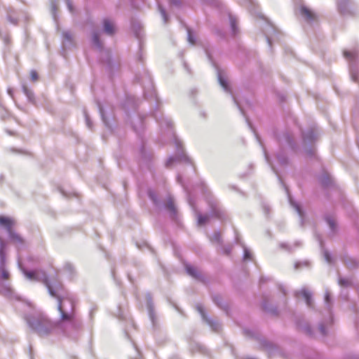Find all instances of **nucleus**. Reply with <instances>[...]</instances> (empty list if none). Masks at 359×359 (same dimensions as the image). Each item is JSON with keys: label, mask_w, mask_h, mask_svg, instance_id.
I'll return each mask as SVG.
<instances>
[{"label": "nucleus", "mask_w": 359, "mask_h": 359, "mask_svg": "<svg viewBox=\"0 0 359 359\" xmlns=\"http://www.w3.org/2000/svg\"><path fill=\"white\" fill-rule=\"evenodd\" d=\"M22 89L24 94L26 95L27 100L32 104H36V100L34 92L29 89L25 83L22 85Z\"/></svg>", "instance_id": "39"}, {"label": "nucleus", "mask_w": 359, "mask_h": 359, "mask_svg": "<svg viewBox=\"0 0 359 359\" xmlns=\"http://www.w3.org/2000/svg\"><path fill=\"white\" fill-rule=\"evenodd\" d=\"M299 295H302V297L304 299L305 302L309 308H313V302L311 292L308 291L305 287H303L299 291H295L294 296L298 297Z\"/></svg>", "instance_id": "27"}, {"label": "nucleus", "mask_w": 359, "mask_h": 359, "mask_svg": "<svg viewBox=\"0 0 359 359\" xmlns=\"http://www.w3.org/2000/svg\"><path fill=\"white\" fill-rule=\"evenodd\" d=\"M309 261H304V262H297L295 264H294V269H300L302 266H309Z\"/></svg>", "instance_id": "49"}, {"label": "nucleus", "mask_w": 359, "mask_h": 359, "mask_svg": "<svg viewBox=\"0 0 359 359\" xmlns=\"http://www.w3.org/2000/svg\"><path fill=\"white\" fill-rule=\"evenodd\" d=\"M183 66H184V69L187 71V72L189 74H192V72H191V68L189 67V65L187 64V62H186L185 61L183 62Z\"/></svg>", "instance_id": "61"}, {"label": "nucleus", "mask_w": 359, "mask_h": 359, "mask_svg": "<svg viewBox=\"0 0 359 359\" xmlns=\"http://www.w3.org/2000/svg\"><path fill=\"white\" fill-rule=\"evenodd\" d=\"M62 45L64 48H70L73 46V37L69 31L62 32Z\"/></svg>", "instance_id": "35"}, {"label": "nucleus", "mask_w": 359, "mask_h": 359, "mask_svg": "<svg viewBox=\"0 0 359 359\" xmlns=\"http://www.w3.org/2000/svg\"><path fill=\"white\" fill-rule=\"evenodd\" d=\"M43 284L49 294L57 300L60 318L52 321L43 313L26 315L27 324L39 337H47L54 329H58L67 337L76 340L82 330V321L76 315V299L58 280L50 279L48 276Z\"/></svg>", "instance_id": "1"}, {"label": "nucleus", "mask_w": 359, "mask_h": 359, "mask_svg": "<svg viewBox=\"0 0 359 359\" xmlns=\"http://www.w3.org/2000/svg\"><path fill=\"white\" fill-rule=\"evenodd\" d=\"M65 3H66V5H67V9L68 11L72 13V14H74V12H75V9H74V7L72 4V2L71 1V0H65Z\"/></svg>", "instance_id": "52"}, {"label": "nucleus", "mask_w": 359, "mask_h": 359, "mask_svg": "<svg viewBox=\"0 0 359 359\" xmlns=\"http://www.w3.org/2000/svg\"><path fill=\"white\" fill-rule=\"evenodd\" d=\"M262 308L264 311L270 313L273 316H278V310L277 306L271 304L266 297H264L262 300Z\"/></svg>", "instance_id": "28"}, {"label": "nucleus", "mask_w": 359, "mask_h": 359, "mask_svg": "<svg viewBox=\"0 0 359 359\" xmlns=\"http://www.w3.org/2000/svg\"><path fill=\"white\" fill-rule=\"evenodd\" d=\"M302 147L306 157L315 158L316 157V149L315 144L318 140V135L312 128L302 131Z\"/></svg>", "instance_id": "9"}, {"label": "nucleus", "mask_w": 359, "mask_h": 359, "mask_svg": "<svg viewBox=\"0 0 359 359\" xmlns=\"http://www.w3.org/2000/svg\"><path fill=\"white\" fill-rule=\"evenodd\" d=\"M263 210L266 217H268L269 212H270V207L268 205L264 204L263 205Z\"/></svg>", "instance_id": "60"}, {"label": "nucleus", "mask_w": 359, "mask_h": 359, "mask_svg": "<svg viewBox=\"0 0 359 359\" xmlns=\"http://www.w3.org/2000/svg\"><path fill=\"white\" fill-rule=\"evenodd\" d=\"M338 13L344 17L359 15V5L354 0H335Z\"/></svg>", "instance_id": "12"}, {"label": "nucleus", "mask_w": 359, "mask_h": 359, "mask_svg": "<svg viewBox=\"0 0 359 359\" xmlns=\"http://www.w3.org/2000/svg\"><path fill=\"white\" fill-rule=\"evenodd\" d=\"M196 309L200 313L203 320L211 328L212 331L218 332L221 330V323L218 320L212 318L211 317L208 316L205 313V309L202 304H196Z\"/></svg>", "instance_id": "16"}, {"label": "nucleus", "mask_w": 359, "mask_h": 359, "mask_svg": "<svg viewBox=\"0 0 359 359\" xmlns=\"http://www.w3.org/2000/svg\"><path fill=\"white\" fill-rule=\"evenodd\" d=\"M210 241L212 242H215L218 243L219 245L222 244V238L221 233L219 231H215L212 235V236L210 238Z\"/></svg>", "instance_id": "47"}, {"label": "nucleus", "mask_w": 359, "mask_h": 359, "mask_svg": "<svg viewBox=\"0 0 359 359\" xmlns=\"http://www.w3.org/2000/svg\"><path fill=\"white\" fill-rule=\"evenodd\" d=\"M146 300L148 315L153 327H155L156 325L157 317L156 316L154 303L153 302V297L151 292H147L146 293Z\"/></svg>", "instance_id": "19"}, {"label": "nucleus", "mask_w": 359, "mask_h": 359, "mask_svg": "<svg viewBox=\"0 0 359 359\" xmlns=\"http://www.w3.org/2000/svg\"><path fill=\"white\" fill-rule=\"evenodd\" d=\"M338 284L341 287H348L352 285V282L351 280L341 277V276L339 275Z\"/></svg>", "instance_id": "44"}, {"label": "nucleus", "mask_w": 359, "mask_h": 359, "mask_svg": "<svg viewBox=\"0 0 359 359\" xmlns=\"http://www.w3.org/2000/svg\"><path fill=\"white\" fill-rule=\"evenodd\" d=\"M278 289L283 293V294L284 296H285L287 294V291H286L285 288L282 285H278Z\"/></svg>", "instance_id": "62"}, {"label": "nucleus", "mask_w": 359, "mask_h": 359, "mask_svg": "<svg viewBox=\"0 0 359 359\" xmlns=\"http://www.w3.org/2000/svg\"><path fill=\"white\" fill-rule=\"evenodd\" d=\"M30 76H31V79L33 81H36L38 80L39 79V75H38V73L36 72V71L35 70H32L31 72H30Z\"/></svg>", "instance_id": "59"}, {"label": "nucleus", "mask_w": 359, "mask_h": 359, "mask_svg": "<svg viewBox=\"0 0 359 359\" xmlns=\"http://www.w3.org/2000/svg\"><path fill=\"white\" fill-rule=\"evenodd\" d=\"M299 12L302 20L304 23L306 32H309L307 30L308 28L316 29L318 27L319 18L314 11L304 4H301Z\"/></svg>", "instance_id": "11"}, {"label": "nucleus", "mask_w": 359, "mask_h": 359, "mask_svg": "<svg viewBox=\"0 0 359 359\" xmlns=\"http://www.w3.org/2000/svg\"><path fill=\"white\" fill-rule=\"evenodd\" d=\"M168 3L172 6H175L177 8H180L182 6V1L181 0H168Z\"/></svg>", "instance_id": "53"}, {"label": "nucleus", "mask_w": 359, "mask_h": 359, "mask_svg": "<svg viewBox=\"0 0 359 359\" xmlns=\"http://www.w3.org/2000/svg\"><path fill=\"white\" fill-rule=\"evenodd\" d=\"M302 246V243L299 241H295L292 245H290L287 243H280V248L289 252H292L296 248Z\"/></svg>", "instance_id": "40"}, {"label": "nucleus", "mask_w": 359, "mask_h": 359, "mask_svg": "<svg viewBox=\"0 0 359 359\" xmlns=\"http://www.w3.org/2000/svg\"><path fill=\"white\" fill-rule=\"evenodd\" d=\"M343 56L348 63L349 74L351 80L359 84V45L355 44L343 50Z\"/></svg>", "instance_id": "8"}, {"label": "nucleus", "mask_w": 359, "mask_h": 359, "mask_svg": "<svg viewBox=\"0 0 359 359\" xmlns=\"http://www.w3.org/2000/svg\"><path fill=\"white\" fill-rule=\"evenodd\" d=\"M205 54L206 56L210 61V62L212 64V65L215 67L217 72V81L220 86L223 88L224 92L229 94L234 102V104L237 106L238 109L241 111V114L245 118L246 122L250 127V128L252 130L253 133L255 134V136L256 137L257 141L259 142V145L262 147L264 158L266 162L268 163V165L271 167V170L277 176L278 180L279 182L281 184V185L284 187L288 197V201L290 203V205L294 209V210L298 214L299 218H300V223H304V219H305V212L300 204H299L297 202H296L292 197L289 189L287 187V186L284 184L282 178L279 175L278 170L275 168L273 165L272 161L271 159L270 156L269 155L266 149L265 148L264 143L259 135V134L256 132L255 128L252 126V124L250 123L249 118L247 117L243 109L241 107L239 102L238 101L236 95L233 94L232 89L231 88L230 83L225 75V73L223 70H222L219 66L217 65V63L214 61L212 56L211 55L210 53L208 50L205 49Z\"/></svg>", "instance_id": "3"}, {"label": "nucleus", "mask_w": 359, "mask_h": 359, "mask_svg": "<svg viewBox=\"0 0 359 359\" xmlns=\"http://www.w3.org/2000/svg\"><path fill=\"white\" fill-rule=\"evenodd\" d=\"M324 302L325 309L328 314V318L318 323V330L322 337H326L327 335V327L332 325L334 323V316L332 312L333 301L331 294L327 290L325 293Z\"/></svg>", "instance_id": "10"}, {"label": "nucleus", "mask_w": 359, "mask_h": 359, "mask_svg": "<svg viewBox=\"0 0 359 359\" xmlns=\"http://www.w3.org/2000/svg\"><path fill=\"white\" fill-rule=\"evenodd\" d=\"M273 134L280 146L279 150L276 155V159L280 165L287 166L290 164V158L281 146L286 144L293 152H297L299 149L298 144L292 134L288 131H283L279 133L276 130H274Z\"/></svg>", "instance_id": "4"}, {"label": "nucleus", "mask_w": 359, "mask_h": 359, "mask_svg": "<svg viewBox=\"0 0 359 359\" xmlns=\"http://www.w3.org/2000/svg\"><path fill=\"white\" fill-rule=\"evenodd\" d=\"M324 219L326 222V223L327 224V225L329 226L330 230L332 232H336L337 229V224L336 222L334 221V219L331 216H330L328 215H325Z\"/></svg>", "instance_id": "41"}, {"label": "nucleus", "mask_w": 359, "mask_h": 359, "mask_svg": "<svg viewBox=\"0 0 359 359\" xmlns=\"http://www.w3.org/2000/svg\"><path fill=\"white\" fill-rule=\"evenodd\" d=\"M6 252H0V273L4 278H10V273L6 266Z\"/></svg>", "instance_id": "31"}, {"label": "nucleus", "mask_w": 359, "mask_h": 359, "mask_svg": "<svg viewBox=\"0 0 359 359\" xmlns=\"http://www.w3.org/2000/svg\"><path fill=\"white\" fill-rule=\"evenodd\" d=\"M15 221L10 217L0 215V226L4 228L8 232L14 226Z\"/></svg>", "instance_id": "32"}, {"label": "nucleus", "mask_w": 359, "mask_h": 359, "mask_svg": "<svg viewBox=\"0 0 359 359\" xmlns=\"http://www.w3.org/2000/svg\"><path fill=\"white\" fill-rule=\"evenodd\" d=\"M187 201H188L189 205L193 209H194L195 208V202H194V199L192 198L191 194H189V193L187 194Z\"/></svg>", "instance_id": "58"}, {"label": "nucleus", "mask_w": 359, "mask_h": 359, "mask_svg": "<svg viewBox=\"0 0 359 359\" xmlns=\"http://www.w3.org/2000/svg\"><path fill=\"white\" fill-rule=\"evenodd\" d=\"M19 269L27 279L32 281L41 282L46 281L48 274L44 271L28 270L18 262Z\"/></svg>", "instance_id": "15"}, {"label": "nucleus", "mask_w": 359, "mask_h": 359, "mask_svg": "<svg viewBox=\"0 0 359 359\" xmlns=\"http://www.w3.org/2000/svg\"><path fill=\"white\" fill-rule=\"evenodd\" d=\"M145 117L146 116L144 115H138L135 118V122L133 120L131 121L130 124L132 128L137 135H140L141 133L144 129V120Z\"/></svg>", "instance_id": "24"}, {"label": "nucleus", "mask_w": 359, "mask_h": 359, "mask_svg": "<svg viewBox=\"0 0 359 359\" xmlns=\"http://www.w3.org/2000/svg\"><path fill=\"white\" fill-rule=\"evenodd\" d=\"M295 324L299 330L302 331L305 334H306L309 337H314L315 332L311 328V325L308 323L304 322L303 320L297 319L295 321Z\"/></svg>", "instance_id": "25"}, {"label": "nucleus", "mask_w": 359, "mask_h": 359, "mask_svg": "<svg viewBox=\"0 0 359 359\" xmlns=\"http://www.w3.org/2000/svg\"><path fill=\"white\" fill-rule=\"evenodd\" d=\"M212 300L218 308L223 310L229 316L230 308L228 304L224 302L222 297L219 294H212Z\"/></svg>", "instance_id": "26"}, {"label": "nucleus", "mask_w": 359, "mask_h": 359, "mask_svg": "<svg viewBox=\"0 0 359 359\" xmlns=\"http://www.w3.org/2000/svg\"><path fill=\"white\" fill-rule=\"evenodd\" d=\"M65 271L69 273V276L72 278L75 274V269L74 265L70 262H67L63 266Z\"/></svg>", "instance_id": "42"}, {"label": "nucleus", "mask_w": 359, "mask_h": 359, "mask_svg": "<svg viewBox=\"0 0 359 359\" xmlns=\"http://www.w3.org/2000/svg\"><path fill=\"white\" fill-rule=\"evenodd\" d=\"M7 243L0 237V252H6Z\"/></svg>", "instance_id": "54"}, {"label": "nucleus", "mask_w": 359, "mask_h": 359, "mask_svg": "<svg viewBox=\"0 0 359 359\" xmlns=\"http://www.w3.org/2000/svg\"><path fill=\"white\" fill-rule=\"evenodd\" d=\"M185 27L187 29V40L189 41V43H191V45H194L196 42V36H194V32H192V30L187 25H185Z\"/></svg>", "instance_id": "43"}, {"label": "nucleus", "mask_w": 359, "mask_h": 359, "mask_svg": "<svg viewBox=\"0 0 359 359\" xmlns=\"http://www.w3.org/2000/svg\"><path fill=\"white\" fill-rule=\"evenodd\" d=\"M229 20L231 27V32L233 36H236L239 33V29L238 27V20L236 16L231 13H229Z\"/></svg>", "instance_id": "34"}, {"label": "nucleus", "mask_w": 359, "mask_h": 359, "mask_svg": "<svg viewBox=\"0 0 359 359\" xmlns=\"http://www.w3.org/2000/svg\"><path fill=\"white\" fill-rule=\"evenodd\" d=\"M182 176L180 174H178L177 176V181L178 183L182 185Z\"/></svg>", "instance_id": "64"}, {"label": "nucleus", "mask_w": 359, "mask_h": 359, "mask_svg": "<svg viewBox=\"0 0 359 359\" xmlns=\"http://www.w3.org/2000/svg\"><path fill=\"white\" fill-rule=\"evenodd\" d=\"M83 115L85 117V121H86V126L90 130H92L93 129V123L92 120L90 119V117L89 114H88L87 110L86 109H83Z\"/></svg>", "instance_id": "46"}, {"label": "nucleus", "mask_w": 359, "mask_h": 359, "mask_svg": "<svg viewBox=\"0 0 359 359\" xmlns=\"http://www.w3.org/2000/svg\"><path fill=\"white\" fill-rule=\"evenodd\" d=\"M102 32L108 36H113L116 33V27L114 21L108 18L102 20Z\"/></svg>", "instance_id": "20"}, {"label": "nucleus", "mask_w": 359, "mask_h": 359, "mask_svg": "<svg viewBox=\"0 0 359 359\" xmlns=\"http://www.w3.org/2000/svg\"><path fill=\"white\" fill-rule=\"evenodd\" d=\"M341 262L349 270H353L359 266V259L344 254L340 257Z\"/></svg>", "instance_id": "21"}, {"label": "nucleus", "mask_w": 359, "mask_h": 359, "mask_svg": "<svg viewBox=\"0 0 359 359\" xmlns=\"http://www.w3.org/2000/svg\"><path fill=\"white\" fill-rule=\"evenodd\" d=\"M6 18L11 24L17 25L18 23V19L16 15V11L12 7L6 8Z\"/></svg>", "instance_id": "36"}, {"label": "nucleus", "mask_w": 359, "mask_h": 359, "mask_svg": "<svg viewBox=\"0 0 359 359\" xmlns=\"http://www.w3.org/2000/svg\"><path fill=\"white\" fill-rule=\"evenodd\" d=\"M243 334L246 337L257 341L262 348L268 351L270 354L273 353L277 349L275 345H273L271 342L266 340V339L263 338L259 332L256 330L244 328Z\"/></svg>", "instance_id": "13"}, {"label": "nucleus", "mask_w": 359, "mask_h": 359, "mask_svg": "<svg viewBox=\"0 0 359 359\" xmlns=\"http://www.w3.org/2000/svg\"><path fill=\"white\" fill-rule=\"evenodd\" d=\"M135 81L142 87L144 98L148 102H150L151 104V116L156 120L162 132L167 130L168 135L172 140L175 146V155L170 156L168 158L165 166L168 168L175 163L177 162H183L186 164L193 165L194 163L186 154L182 142L172 130L173 123L172 120L169 118L164 117L163 114L158 110L161 100L157 95L149 72L147 70H144L142 73L137 74L135 75Z\"/></svg>", "instance_id": "2"}, {"label": "nucleus", "mask_w": 359, "mask_h": 359, "mask_svg": "<svg viewBox=\"0 0 359 359\" xmlns=\"http://www.w3.org/2000/svg\"><path fill=\"white\" fill-rule=\"evenodd\" d=\"M137 246L140 250L142 249V246H144L147 248H148L149 250H151V252H153V253L154 252V249L148 243H147L145 242H143L142 245L141 244L137 243Z\"/></svg>", "instance_id": "56"}, {"label": "nucleus", "mask_w": 359, "mask_h": 359, "mask_svg": "<svg viewBox=\"0 0 359 359\" xmlns=\"http://www.w3.org/2000/svg\"><path fill=\"white\" fill-rule=\"evenodd\" d=\"M139 106V100L135 97L130 95L126 97L123 102V108L128 116H129L130 110L136 111Z\"/></svg>", "instance_id": "22"}, {"label": "nucleus", "mask_w": 359, "mask_h": 359, "mask_svg": "<svg viewBox=\"0 0 359 359\" xmlns=\"http://www.w3.org/2000/svg\"><path fill=\"white\" fill-rule=\"evenodd\" d=\"M317 179L322 188L325 190L335 187V182L332 176L325 169H323L321 174L318 176Z\"/></svg>", "instance_id": "18"}, {"label": "nucleus", "mask_w": 359, "mask_h": 359, "mask_svg": "<svg viewBox=\"0 0 359 359\" xmlns=\"http://www.w3.org/2000/svg\"><path fill=\"white\" fill-rule=\"evenodd\" d=\"M235 241L237 244L242 246L243 248V260L244 262L246 261H250L252 259V254L250 252V250L244 245V243L241 241L239 236L237 232H235Z\"/></svg>", "instance_id": "29"}, {"label": "nucleus", "mask_w": 359, "mask_h": 359, "mask_svg": "<svg viewBox=\"0 0 359 359\" xmlns=\"http://www.w3.org/2000/svg\"><path fill=\"white\" fill-rule=\"evenodd\" d=\"M189 349L192 354L199 353L203 355L211 357L210 351L200 343L191 341L189 344Z\"/></svg>", "instance_id": "23"}, {"label": "nucleus", "mask_w": 359, "mask_h": 359, "mask_svg": "<svg viewBox=\"0 0 359 359\" xmlns=\"http://www.w3.org/2000/svg\"><path fill=\"white\" fill-rule=\"evenodd\" d=\"M133 30H134V33H135V36L137 38V39H140V35H141V27H140V25H135V24H133Z\"/></svg>", "instance_id": "51"}, {"label": "nucleus", "mask_w": 359, "mask_h": 359, "mask_svg": "<svg viewBox=\"0 0 359 359\" xmlns=\"http://www.w3.org/2000/svg\"><path fill=\"white\" fill-rule=\"evenodd\" d=\"M185 270L188 275H189L192 278H195L196 280H198L200 281L203 280V279H204L203 276H202V274L200 272H198L197 271V269L194 266H193L189 264H185Z\"/></svg>", "instance_id": "30"}, {"label": "nucleus", "mask_w": 359, "mask_h": 359, "mask_svg": "<svg viewBox=\"0 0 359 359\" xmlns=\"http://www.w3.org/2000/svg\"><path fill=\"white\" fill-rule=\"evenodd\" d=\"M51 14L55 21L57 20V6L55 1H51Z\"/></svg>", "instance_id": "50"}, {"label": "nucleus", "mask_w": 359, "mask_h": 359, "mask_svg": "<svg viewBox=\"0 0 359 359\" xmlns=\"http://www.w3.org/2000/svg\"><path fill=\"white\" fill-rule=\"evenodd\" d=\"M200 188L204 194L208 193L209 191L208 188L204 181L200 182Z\"/></svg>", "instance_id": "57"}, {"label": "nucleus", "mask_w": 359, "mask_h": 359, "mask_svg": "<svg viewBox=\"0 0 359 359\" xmlns=\"http://www.w3.org/2000/svg\"><path fill=\"white\" fill-rule=\"evenodd\" d=\"M318 241L320 246L323 250V257H324L325 260L330 264H332L333 263L332 256L331 253L327 250L324 248V242H323V239L319 236H318Z\"/></svg>", "instance_id": "38"}, {"label": "nucleus", "mask_w": 359, "mask_h": 359, "mask_svg": "<svg viewBox=\"0 0 359 359\" xmlns=\"http://www.w3.org/2000/svg\"><path fill=\"white\" fill-rule=\"evenodd\" d=\"M7 93L8 94L12 97L13 98V96H14V90L12 88H8L7 89Z\"/></svg>", "instance_id": "63"}, {"label": "nucleus", "mask_w": 359, "mask_h": 359, "mask_svg": "<svg viewBox=\"0 0 359 359\" xmlns=\"http://www.w3.org/2000/svg\"><path fill=\"white\" fill-rule=\"evenodd\" d=\"M158 11L163 18V22L165 24H167L168 22V20H169V16L165 11V9L164 8V7L161 5L159 3H158Z\"/></svg>", "instance_id": "45"}, {"label": "nucleus", "mask_w": 359, "mask_h": 359, "mask_svg": "<svg viewBox=\"0 0 359 359\" xmlns=\"http://www.w3.org/2000/svg\"><path fill=\"white\" fill-rule=\"evenodd\" d=\"M208 204L210 208V215L196 212L197 225L198 226H203L206 225L209 222L210 217H215L221 221L226 219V214L222 208L217 200L215 198H208Z\"/></svg>", "instance_id": "7"}, {"label": "nucleus", "mask_w": 359, "mask_h": 359, "mask_svg": "<svg viewBox=\"0 0 359 359\" xmlns=\"http://www.w3.org/2000/svg\"><path fill=\"white\" fill-rule=\"evenodd\" d=\"M91 41L93 46L100 52V61L105 65L106 71L110 76L114 74L115 64L112 59L111 52L109 49H105L100 39V34L97 30H93L91 33Z\"/></svg>", "instance_id": "6"}, {"label": "nucleus", "mask_w": 359, "mask_h": 359, "mask_svg": "<svg viewBox=\"0 0 359 359\" xmlns=\"http://www.w3.org/2000/svg\"><path fill=\"white\" fill-rule=\"evenodd\" d=\"M96 102L103 123L107 128H109L110 130H112V126L111 125L109 121L108 120L107 117L105 115V112L102 104L99 101H97Z\"/></svg>", "instance_id": "37"}, {"label": "nucleus", "mask_w": 359, "mask_h": 359, "mask_svg": "<svg viewBox=\"0 0 359 359\" xmlns=\"http://www.w3.org/2000/svg\"><path fill=\"white\" fill-rule=\"evenodd\" d=\"M7 233L8 235V239H9L10 242L15 243V244L20 245H22L24 244L23 238L20 234L16 233L13 229V228L10 231H8Z\"/></svg>", "instance_id": "33"}, {"label": "nucleus", "mask_w": 359, "mask_h": 359, "mask_svg": "<svg viewBox=\"0 0 359 359\" xmlns=\"http://www.w3.org/2000/svg\"><path fill=\"white\" fill-rule=\"evenodd\" d=\"M250 11L252 14L258 16L259 18L264 20V26L262 28V31L265 36L266 40L268 43L269 48L271 49L272 47V36L273 35L276 34V27L269 22L264 16L256 8L254 10L250 9Z\"/></svg>", "instance_id": "14"}, {"label": "nucleus", "mask_w": 359, "mask_h": 359, "mask_svg": "<svg viewBox=\"0 0 359 359\" xmlns=\"http://www.w3.org/2000/svg\"><path fill=\"white\" fill-rule=\"evenodd\" d=\"M152 161L153 153L147 150L145 142L144 140H142L141 146L140 147V163L141 165H144L151 172H152Z\"/></svg>", "instance_id": "17"}, {"label": "nucleus", "mask_w": 359, "mask_h": 359, "mask_svg": "<svg viewBox=\"0 0 359 359\" xmlns=\"http://www.w3.org/2000/svg\"><path fill=\"white\" fill-rule=\"evenodd\" d=\"M215 34L221 39H224L226 36L225 32L219 29H215Z\"/></svg>", "instance_id": "55"}, {"label": "nucleus", "mask_w": 359, "mask_h": 359, "mask_svg": "<svg viewBox=\"0 0 359 359\" xmlns=\"http://www.w3.org/2000/svg\"><path fill=\"white\" fill-rule=\"evenodd\" d=\"M147 196L155 207L157 208L163 207L167 210L168 217L172 222L178 226L181 224L180 215L172 196H168L166 202L163 204L154 190L149 189Z\"/></svg>", "instance_id": "5"}, {"label": "nucleus", "mask_w": 359, "mask_h": 359, "mask_svg": "<svg viewBox=\"0 0 359 359\" xmlns=\"http://www.w3.org/2000/svg\"><path fill=\"white\" fill-rule=\"evenodd\" d=\"M221 245V248H222V252L223 254L226 255H229L232 251V245Z\"/></svg>", "instance_id": "48"}]
</instances>
